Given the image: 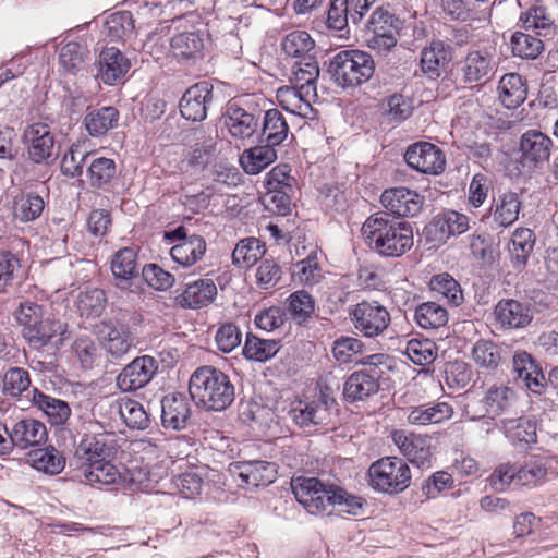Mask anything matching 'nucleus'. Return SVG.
Here are the masks:
<instances>
[{"mask_svg": "<svg viewBox=\"0 0 558 558\" xmlns=\"http://www.w3.org/2000/svg\"><path fill=\"white\" fill-rule=\"evenodd\" d=\"M534 234L531 229H517L512 235L509 247L514 268L525 265L529 255L534 247Z\"/></svg>", "mask_w": 558, "mask_h": 558, "instance_id": "nucleus-55", "label": "nucleus"}, {"mask_svg": "<svg viewBox=\"0 0 558 558\" xmlns=\"http://www.w3.org/2000/svg\"><path fill=\"white\" fill-rule=\"evenodd\" d=\"M554 142L536 129L525 131L519 142L520 161L523 167L538 168L550 158Z\"/></svg>", "mask_w": 558, "mask_h": 558, "instance_id": "nucleus-13", "label": "nucleus"}, {"mask_svg": "<svg viewBox=\"0 0 558 558\" xmlns=\"http://www.w3.org/2000/svg\"><path fill=\"white\" fill-rule=\"evenodd\" d=\"M119 413L123 422L133 429H145L149 425V415L141 402L133 399L122 400Z\"/></svg>", "mask_w": 558, "mask_h": 558, "instance_id": "nucleus-57", "label": "nucleus"}, {"mask_svg": "<svg viewBox=\"0 0 558 558\" xmlns=\"http://www.w3.org/2000/svg\"><path fill=\"white\" fill-rule=\"evenodd\" d=\"M45 208L44 198L35 192H21L13 199V217L21 222H31L40 217Z\"/></svg>", "mask_w": 558, "mask_h": 558, "instance_id": "nucleus-41", "label": "nucleus"}, {"mask_svg": "<svg viewBox=\"0 0 558 558\" xmlns=\"http://www.w3.org/2000/svg\"><path fill=\"white\" fill-rule=\"evenodd\" d=\"M414 319L424 329H437L447 323L448 314L438 303L425 302L415 308Z\"/></svg>", "mask_w": 558, "mask_h": 558, "instance_id": "nucleus-52", "label": "nucleus"}, {"mask_svg": "<svg viewBox=\"0 0 558 558\" xmlns=\"http://www.w3.org/2000/svg\"><path fill=\"white\" fill-rule=\"evenodd\" d=\"M497 63L487 49H472L458 63L457 73L464 84L484 85L495 74Z\"/></svg>", "mask_w": 558, "mask_h": 558, "instance_id": "nucleus-10", "label": "nucleus"}, {"mask_svg": "<svg viewBox=\"0 0 558 558\" xmlns=\"http://www.w3.org/2000/svg\"><path fill=\"white\" fill-rule=\"evenodd\" d=\"M282 50L286 54L299 60L315 57V41L305 31H294L282 40Z\"/></svg>", "mask_w": 558, "mask_h": 558, "instance_id": "nucleus-50", "label": "nucleus"}, {"mask_svg": "<svg viewBox=\"0 0 558 558\" xmlns=\"http://www.w3.org/2000/svg\"><path fill=\"white\" fill-rule=\"evenodd\" d=\"M292 492L296 500L311 514L330 512L335 506L345 505L349 512L354 508H361V502L349 496L342 488L333 485H325L316 477H296L291 483Z\"/></svg>", "mask_w": 558, "mask_h": 558, "instance_id": "nucleus-2", "label": "nucleus"}, {"mask_svg": "<svg viewBox=\"0 0 558 558\" xmlns=\"http://www.w3.org/2000/svg\"><path fill=\"white\" fill-rule=\"evenodd\" d=\"M319 76V66L315 57L295 61L291 66L290 82L305 95L317 96L316 82Z\"/></svg>", "mask_w": 558, "mask_h": 558, "instance_id": "nucleus-35", "label": "nucleus"}, {"mask_svg": "<svg viewBox=\"0 0 558 558\" xmlns=\"http://www.w3.org/2000/svg\"><path fill=\"white\" fill-rule=\"evenodd\" d=\"M361 231L368 246L381 256L399 257L413 246L411 225L388 213L369 216Z\"/></svg>", "mask_w": 558, "mask_h": 558, "instance_id": "nucleus-1", "label": "nucleus"}, {"mask_svg": "<svg viewBox=\"0 0 558 558\" xmlns=\"http://www.w3.org/2000/svg\"><path fill=\"white\" fill-rule=\"evenodd\" d=\"M93 158V154L86 151L82 146L73 144L63 155L61 171L70 178H78L83 174L84 165Z\"/></svg>", "mask_w": 558, "mask_h": 558, "instance_id": "nucleus-59", "label": "nucleus"}, {"mask_svg": "<svg viewBox=\"0 0 558 558\" xmlns=\"http://www.w3.org/2000/svg\"><path fill=\"white\" fill-rule=\"evenodd\" d=\"M112 456V447L109 445V435L107 434H86L77 444L74 458L80 465L88 466L95 461H102Z\"/></svg>", "mask_w": 558, "mask_h": 558, "instance_id": "nucleus-22", "label": "nucleus"}, {"mask_svg": "<svg viewBox=\"0 0 558 558\" xmlns=\"http://www.w3.org/2000/svg\"><path fill=\"white\" fill-rule=\"evenodd\" d=\"M520 209L521 201L514 192L501 194L494 201V205L490 208L494 222L502 228H507L518 220Z\"/></svg>", "mask_w": 558, "mask_h": 558, "instance_id": "nucleus-42", "label": "nucleus"}, {"mask_svg": "<svg viewBox=\"0 0 558 558\" xmlns=\"http://www.w3.org/2000/svg\"><path fill=\"white\" fill-rule=\"evenodd\" d=\"M409 167L426 174H438L445 170L446 158L442 150L428 142L410 145L404 154Z\"/></svg>", "mask_w": 558, "mask_h": 558, "instance_id": "nucleus-15", "label": "nucleus"}, {"mask_svg": "<svg viewBox=\"0 0 558 558\" xmlns=\"http://www.w3.org/2000/svg\"><path fill=\"white\" fill-rule=\"evenodd\" d=\"M367 476L373 489L388 495L405 490L412 478L409 465L397 457H385L373 462Z\"/></svg>", "mask_w": 558, "mask_h": 558, "instance_id": "nucleus-7", "label": "nucleus"}, {"mask_svg": "<svg viewBox=\"0 0 558 558\" xmlns=\"http://www.w3.org/2000/svg\"><path fill=\"white\" fill-rule=\"evenodd\" d=\"M393 444L409 462L422 469H429L434 453L432 439L427 435L397 429L391 433Z\"/></svg>", "mask_w": 558, "mask_h": 558, "instance_id": "nucleus-11", "label": "nucleus"}, {"mask_svg": "<svg viewBox=\"0 0 558 558\" xmlns=\"http://www.w3.org/2000/svg\"><path fill=\"white\" fill-rule=\"evenodd\" d=\"M405 354L414 364L425 366L435 361L437 349L435 342L429 339H411L407 343Z\"/></svg>", "mask_w": 558, "mask_h": 558, "instance_id": "nucleus-61", "label": "nucleus"}, {"mask_svg": "<svg viewBox=\"0 0 558 558\" xmlns=\"http://www.w3.org/2000/svg\"><path fill=\"white\" fill-rule=\"evenodd\" d=\"M165 238L173 244L170 248L172 260L183 268H190L202 260L207 250L202 235L187 234L183 227L166 232Z\"/></svg>", "mask_w": 558, "mask_h": 558, "instance_id": "nucleus-9", "label": "nucleus"}, {"mask_svg": "<svg viewBox=\"0 0 558 558\" xmlns=\"http://www.w3.org/2000/svg\"><path fill=\"white\" fill-rule=\"evenodd\" d=\"M83 482L90 486H106L118 484L122 480L119 468L109 459L95 461L81 470Z\"/></svg>", "mask_w": 558, "mask_h": 558, "instance_id": "nucleus-38", "label": "nucleus"}, {"mask_svg": "<svg viewBox=\"0 0 558 558\" xmlns=\"http://www.w3.org/2000/svg\"><path fill=\"white\" fill-rule=\"evenodd\" d=\"M551 459L532 456L518 469V485L536 486L546 481Z\"/></svg>", "mask_w": 558, "mask_h": 558, "instance_id": "nucleus-44", "label": "nucleus"}, {"mask_svg": "<svg viewBox=\"0 0 558 558\" xmlns=\"http://www.w3.org/2000/svg\"><path fill=\"white\" fill-rule=\"evenodd\" d=\"M497 426L512 445H531L537 440L536 423L529 417L502 418Z\"/></svg>", "mask_w": 558, "mask_h": 558, "instance_id": "nucleus-33", "label": "nucleus"}, {"mask_svg": "<svg viewBox=\"0 0 558 558\" xmlns=\"http://www.w3.org/2000/svg\"><path fill=\"white\" fill-rule=\"evenodd\" d=\"M134 29V19L129 11L112 13L105 22V32L111 41L126 40L133 37Z\"/></svg>", "mask_w": 558, "mask_h": 558, "instance_id": "nucleus-51", "label": "nucleus"}, {"mask_svg": "<svg viewBox=\"0 0 558 558\" xmlns=\"http://www.w3.org/2000/svg\"><path fill=\"white\" fill-rule=\"evenodd\" d=\"M350 320L359 335L376 338L390 325L391 316L378 301H362L349 308Z\"/></svg>", "mask_w": 558, "mask_h": 558, "instance_id": "nucleus-8", "label": "nucleus"}, {"mask_svg": "<svg viewBox=\"0 0 558 558\" xmlns=\"http://www.w3.org/2000/svg\"><path fill=\"white\" fill-rule=\"evenodd\" d=\"M364 350V343L354 337H340L333 342V357L342 364L357 362L354 357Z\"/></svg>", "mask_w": 558, "mask_h": 558, "instance_id": "nucleus-62", "label": "nucleus"}, {"mask_svg": "<svg viewBox=\"0 0 558 558\" xmlns=\"http://www.w3.org/2000/svg\"><path fill=\"white\" fill-rule=\"evenodd\" d=\"M389 356L386 354H372L356 362L362 368L350 374L343 384V398L348 402H357L375 396L379 388V380L390 368Z\"/></svg>", "mask_w": 558, "mask_h": 558, "instance_id": "nucleus-4", "label": "nucleus"}, {"mask_svg": "<svg viewBox=\"0 0 558 558\" xmlns=\"http://www.w3.org/2000/svg\"><path fill=\"white\" fill-rule=\"evenodd\" d=\"M277 159L275 147L265 143L245 149L240 156V163L247 174H257Z\"/></svg>", "mask_w": 558, "mask_h": 558, "instance_id": "nucleus-40", "label": "nucleus"}, {"mask_svg": "<svg viewBox=\"0 0 558 558\" xmlns=\"http://www.w3.org/2000/svg\"><path fill=\"white\" fill-rule=\"evenodd\" d=\"M65 332L66 326L62 322L43 316L37 324L25 330L22 336L32 348L40 350L48 345L54 348L63 345Z\"/></svg>", "mask_w": 558, "mask_h": 558, "instance_id": "nucleus-17", "label": "nucleus"}, {"mask_svg": "<svg viewBox=\"0 0 558 558\" xmlns=\"http://www.w3.org/2000/svg\"><path fill=\"white\" fill-rule=\"evenodd\" d=\"M158 371V362L150 355L135 357L125 365L117 377V386L122 391H136L149 384Z\"/></svg>", "mask_w": 558, "mask_h": 558, "instance_id": "nucleus-14", "label": "nucleus"}, {"mask_svg": "<svg viewBox=\"0 0 558 558\" xmlns=\"http://www.w3.org/2000/svg\"><path fill=\"white\" fill-rule=\"evenodd\" d=\"M215 341L219 351L230 353L242 341V332L233 323H225L216 331Z\"/></svg>", "mask_w": 558, "mask_h": 558, "instance_id": "nucleus-64", "label": "nucleus"}, {"mask_svg": "<svg viewBox=\"0 0 558 558\" xmlns=\"http://www.w3.org/2000/svg\"><path fill=\"white\" fill-rule=\"evenodd\" d=\"M192 400L207 410L222 411L234 400V387L227 374L211 366L197 368L190 378Z\"/></svg>", "mask_w": 558, "mask_h": 558, "instance_id": "nucleus-3", "label": "nucleus"}, {"mask_svg": "<svg viewBox=\"0 0 558 558\" xmlns=\"http://www.w3.org/2000/svg\"><path fill=\"white\" fill-rule=\"evenodd\" d=\"M90 59L88 47L77 41L65 44L59 53L60 65L70 75L86 73Z\"/></svg>", "mask_w": 558, "mask_h": 558, "instance_id": "nucleus-31", "label": "nucleus"}, {"mask_svg": "<svg viewBox=\"0 0 558 558\" xmlns=\"http://www.w3.org/2000/svg\"><path fill=\"white\" fill-rule=\"evenodd\" d=\"M23 143L28 158L35 163H48L57 156L56 141L50 126L45 123H34L24 130Z\"/></svg>", "mask_w": 558, "mask_h": 558, "instance_id": "nucleus-12", "label": "nucleus"}, {"mask_svg": "<svg viewBox=\"0 0 558 558\" xmlns=\"http://www.w3.org/2000/svg\"><path fill=\"white\" fill-rule=\"evenodd\" d=\"M316 97L305 95V90L292 85L279 87L276 94L277 101L282 109L304 119H314L315 112L312 102Z\"/></svg>", "mask_w": 558, "mask_h": 558, "instance_id": "nucleus-29", "label": "nucleus"}, {"mask_svg": "<svg viewBox=\"0 0 558 558\" xmlns=\"http://www.w3.org/2000/svg\"><path fill=\"white\" fill-rule=\"evenodd\" d=\"M289 134V125L283 114L278 109L265 111L262 124L263 142L271 145H280Z\"/></svg>", "mask_w": 558, "mask_h": 558, "instance_id": "nucleus-45", "label": "nucleus"}, {"mask_svg": "<svg viewBox=\"0 0 558 558\" xmlns=\"http://www.w3.org/2000/svg\"><path fill=\"white\" fill-rule=\"evenodd\" d=\"M116 162L106 157H95L89 159L87 167V179L90 186L96 189H106L116 178Z\"/></svg>", "mask_w": 558, "mask_h": 558, "instance_id": "nucleus-48", "label": "nucleus"}, {"mask_svg": "<svg viewBox=\"0 0 558 558\" xmlns=\"http://www.w3.org/2000/svg\"><path fill=\"white\" fill-rule=\"evenodd\" d=\"M98 333L104 350L113 359H121L133 344L129 331L119 329L109 323H102Z\"/></svg>", "mask_w": 558, "mask_h": 558, "instance_id": "nucleus-36", "label": "nucleus"}, {"mask_svg": "<svg viewBox=\"0 0 558 558\" xmlns=\"http://www.w3.org/2000/svg\"><path fill=\"white\" fill-rule=\"evenodd\" d=\"M264 245L256 238L240 240L232 252V262L239 267H251L264 255Z\"/></svg>", "mask_w": 558, "mask_h": 558, "instance_id": "nucleus-53", "label": "nucleus"}, {"mask_svg": "<svg viewBox=\"0 0 558 558\" xmlns=\"http://www.w3.org/2000/svg\"><path fill=\"white\" fill-rule=\"evenodd\" d=\"M27 462L37 471L49 475L61 473L65 466V458L52 446L29 451Z\"/></svg>", "mask_w": 558, "mask_h": 558, "instance_id": "nucleus-39", "label": "nucleus"}, {"mask_svg": "<svg viewBox=\"0 0 558 558\" xmlns=\"http://www.w3.org/2000/svg\"><path fill=\"white\" fill-rule=\"evenodd\" d=\"M191 407L182 393H170L161 401V422L163 427L173 430L184 429L191 421Z\"/></svg>", "mask_w": 558, "mask_h": 558, "instance_id": "nucleus-23", "label": "nucleus"}, {"mask_svg": "<svg viewBox=\"0 0 558 558\" xmlns=\"http://www.w3.org/2000/svg\"><path fill=\"white\" fill-rule=\"evenodd\" d=\"M433 292L441 295L449 304L458 306L463 301L459 282L448 272L435 275L429 282Z\"/></svg>", "mask_w": 558, "mask_h": 558, "instance_id": "nucleus-54", "label": "nucleus"}, {"mask_svg": "<svg viewBox=\"0 0 558 558\" xmlns=\"http://www.w3.org/2000/svg\"><path fill=\"white\" fill-rule=\"evenodd\" d=\"M214 99V88L209 82L203 81L189 87L180 100V112L186 120L203 121Z\"/></svg>", "mask_w": 558, "mask_h": 558, "instance_id": "nucleus-16", "label": "nucleus"}, {"mask_svg": "<svg viewBox=\"0 0 558 558\" xmlns=\"http://www.w3.org/2000/svg\"><path fill=\"white\" fill-rule=\"evenodd\" d=\"M33 401L34 404L45 413L52 425L64 424L71 415V409L65 401L45 395L38 390L34 391Z\"/></svg>", "mask_w": 558, "mask_h": 558, "instance_id": "nucleus-46", "label": "nucleus"}, {"mask_svg": "<svg viewBox=\"0 0 558 558\" xmlns=\"http://www.w3.org/2000/svg\"><path fill=\"white\" fill-rule=\"evenodd\" d=\"M130 66V61L119 49L105 48L97 60V77L107 85H114L123 80Z\"/></svg>", "mask_w": 558, "mask_h": 558, "instance_id": "nucleus-24", "label": "nucleus"}, {"mask_svg": "<svg viewBox=\"0 0 558 558\" xmlns=\"http://www.w3.org/2000/svg\"><path fill=\"white\" fill-rule=\"evenodd\" d=\"M497 322L507 328H524L533 318L530 305L517 300H500L494 310Z\"/></svg>", "mask_w": 558, "mask_h": 558, "instance_id": "nucleus-30", "label": "nucleus"}, {"mask_svg": "<svg viewBox=\"0 0 558 558\" xmlns=\"http://www.w3.org/2000/svg\"><path fill=\"white\" fill-rule=\"evenodd\" d=\"M407 422L415 426L440 424L453 415V408L447 402H428L404 409Z\"/></svg>", "mask_w": 558, "mask_h": 558, "instance_id": "nucleus-27", "label": "nucleus"}, {"mask_svg": "<svg viewBox=\"0 0 558 558\" xmlns=\"http://www.w3.org/2000/svg\"><path fill=\"white\" fill-rule=\"evenodd\" d=\"M472 359L478 367L495 369L501 362V349L489 340H478L472 349Z\"/></svg>", "mask_w": 558, "mask_h": 558, "instance_id": "nucleus-58", "label": "nucleus"}, {"mask_svg": "<svg viewBox=\"0 0 558 558\" xmlns=\"http://www.w3.org/2000/svg\"><path fill=\"white\" fill-rule=\"evenodd\" d=\"M207 36L204 31L190 29L175 34L171 38V50L173 56L182 62L195 63L204 56Z\"/></svg>", "mask_w": 558, "mask_h": 558, "instance_id": "nucleus-21", "label": "nucleus"}, {"mask_svg": "<svg viewBox=\"0 0 558 558\" xmlns=\"http://www.w3.org/2000/svg\"><path fill=\"white\" fill-rule=\"evenodd\" d=\"M107 303V298L101 289H87L77 295L76 307L81 316L99 317Z\"/></svg>", "mask_w": 558, "mask_h": 558, "instance_id": "nucleus-56", "label": "nucleus"}, {"mask_svg": "<svg viewBox=\"0 0 558 558\" xmlns=\"http://www.w3.org/2000/svg\"><path fill=\"white\" fill-rule=\"evenodd\" d=\"M289 416L300 427H310L322 424L328 416V410L320 400H298L291 404Z\"/></svg>", "mask_w": 558, "mask_h": 558, "instance_id": "nucleus-32", "label": "nucleus"}, {"mask_svg": "<svg viewBox=\"0 0 558 558\" xmlns=\"http://www.w3.org/2000/svg\"><path fill=\"white\" fill-rule=\"evenodd\" d=\"M10 435L12 437V449L14 446L27 448L44 444L47 439V429L41 422L26 418L15 423Z\"/></svg>", "mask_w": 558, "mask_h": 558, "instance_id": "nucleus-34", "label": "nucleus"}, {"mask_svg": "<svg viewBox=\"0 0 558 558\" xmlns=\"http://www.w3.org/2000/svg\"><path fill=\"white\" fill-rule=\"evenodd\" d=\"M423 197L407 187L386 190L380 197L383 206L398 217L416 216L423 207Z\"/></svg>", "mask_w": 558, "mask_h": 558, "instance_id": "nucleus-19", "label": "nucleus"}, {"mask_svg": "<svg viewBox=\"0 0 558 558\" xmlns=\"http://www.w3.org/2000/svg\"><path fill=\"white\" fill-rule=\"evenodd\" d=\"M498 98L502 106L508 109L518 108L527 96V87L518 73H507L501 76L497 87Z\"/></svg>", "mask_w": 558, "mask_h": 558, "instance_id": "nucleus-37", "label": "nucleus"}, {"mask_svg": "<svg viewBox=\"0 0 558 558\" xmlns=\"http://www.w3.org/2000/svg\"><path fill=\"white\" fill-rule=\"evenodd\" d=\"M451 60V48L439 39L432 40L421 51L420 69L428 80H437Z\"/></svg>", "mask_w": 558, "mask_h": 558, "instance_id": "nucleus-25", "label": "nucleus"}, {"mask_svg": "<svg viewBox=\"0 0 558 558\" xmlns=\"http://www.w3.org/2000/svg\"><path fill=\"white\" fill-rule=\"evenodd\" d=\"M223 125L233 138L250 140L258 131L259 117L238 106L236 102H230L223 114Z\"/></svg>", "mask_w": 558, "mask_h": 558, "instance_id": "nucleus-20", "label": "nucleus"}, {"mask_svg": "<svg viewBox=\"0 0 558 558\" xmlns=\"http://www.w3.org/2000/svg\"><path fill=\"white\" fill-rule=\"evenodd\" d=\"M519 22L525 31L547 37L554 34L555 20L543 5H533L520 15Z\"/></svg>", "mask_w": 558, "mask_h": 558, "instance_id": "nucleus-43", "label": "nucleus"}, {"mask_svg": "<svg viewBox=\"0 0 558 558\" xmlns=\"http://www.w3.org/2000/svg\"><path fill=\"white\" fill-rule=\"evenodd\" d=\"M119 112L113 107L90 110L84 118L86 131L92 136H100L118 124Z\"/></svg>", "mask_w": 558, "mask_h": 558, "instance_id": "nucleus-47", "label": "nucleus"}, {"mask_svg": "<svg viewBox=\"0 0 558 558\" xmlns=\"http://www.w3.org/2000/svg\"><path fill=\"white\" fill-rule=\"evenodd\" d=\"M280 349V341L275 339H263L255 335L247 333L243 347V355L252 361L266 362L274 357Z\"/></svg>", "mask_w": 558, "mask_h": 558, "instance_id": "nucleus-49", "label": "nucleus"}, {"mask_svg": "<svg viewBox=\"0 0 558 558\" xmlns=\"http://www.w3.org/2000/svg\"><path fill=\"white\" fill-rule=\"evenodd\" d=\"M374 71L373 58L361 50H342L331 59L329 65L333 81L343 88L359 86L367 82Z\"/></svg>", "mask_w": 558, "mask_h": 558, "instance_id": "nucleus-6", "label": "nucleus"}, {"mask_svg": "<svg viewBox=\"0 0 558 558\" xmlns=\"http://www.w3.org/2000/svg\"><path fill=\"white\" fill-rule=\"evenodd\" d=\"M230 472L240 478L241 486H267L276 480L277 465L263 460L240 461L231 464Z\"/></svg>", "mask_w": 558, "mask_h": 558, "instance_id": "nucleus-18", "label": "nucleus"}, {"mask_svg": "<svg viewBox=\"0 0 558 558\" xmlns=\"http://www.w3.org/2000/svg\"><path fill=\"white\" fill-rule=\"evenodd\" d=\"M217 296V287L213 279L201 278L187 283L177 303L183 308H201L209 305Z\"/></svg>", "mask_w": 558, "mask_h": 558, "instance_id": "nucleus-28", "label": "nucleus"}, {"mask_svg": "<svg viewBox=\"0 0 558 558\" xmlns=\"http://www.w3.org/2000/svg\"><path fill=\"white\" fill-rule=\"evenodd\" d=\"M111 271L119 289H131L133 281L140 276L136 251L131 247L119 250L112 257Z\"/></svg>", "mask_w": 558, "mask_h": 558, "instance_id": "nucleus-26", "label": "nucleus"}, {"mask_svg": "<svg viewBox=\"0 0 558 558\" xmlns=\"http://www.w3.org/2000/svg\"><path fill=\"white\" fill-rule=\"evenodd\" d=\"M511 49L515 57L535 59L544 49L542 39L522 32H515L511 37Z\"/></svg>", "mask_w": 558, "mask_h": 558, "instance_id": "nucleus-60", "label": "nucleus"}, {"mask_svg": "<svg viewBox=\"0 0 558 558\" xmlns=\"http://www.w3.org/2000/svg\"><path fill=\"white\" fill-rule=\"evenodd\" d=\"M288 300L289 311L299 323L306 320L314 313L315 302L306 291H295Z\"/></svg>", "mask_w": 558, "mask_h": 558, "instance_id": "nucleus-63", "label": "nucleus"}, {"mask_svg": "<svg viewBox=\"0 0 558 558\" xmlns=\"http://www.w3.org/2000/svg\"><path fill=\"white\" fill-rule=\"evenodd\" d=\"M514 403V391L505 385L490 386L481 400H470L463 407V415L470 421H483L485 432L494 430V418L508 412Z\"/></svg>", "mask_w": 558, "mask_h": 558, "instance_id": "nucleus-5", "label": "nucleus"}]
</instances>
